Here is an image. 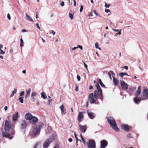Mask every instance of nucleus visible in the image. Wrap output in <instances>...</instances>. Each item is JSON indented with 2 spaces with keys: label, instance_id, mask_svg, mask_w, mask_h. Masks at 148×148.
Segmentation results:
<instances>
[{
  "label": "nucleus",
  "instance_id": "nucleus-1",
  "mask_svg": "<svg viewBox=\"0 0 148 148\" xmlns=\"http://www.w3.org/2000/svg\"><path fill=\"white\" fill-rule=\"evenodd\" d=\"M97 89L96 90L94 93H90L89 94L88 97L89 101L91 104L95 103L96 102V100L98 99L99 98L103 100V97L102 95V90L99 85L97 84L96 86Z\"/></svg>",
  "mask_w": 148,
  "mask_h": 148
},
{
  "label": "nucleus",
  "instance_id": "nucleus-2",
  "mask_svg": "<svg viewBox=\"0 0 148 148\" xmlns=\"http://www.w3.org/2000/svg\"><path fill=\"white\" fill-rule=\"evenodd\" d=\"M11 127L10 123L7 120L5 121L4 130L3 131L2 133L3 136L7 137L10 136V134L9 131Z\"/></svg>",
  "mask_w": 148,
  "mask_h": 148
},
{
  "label": "nucleus",
  "instance_id": "nucleus-3",
  "mask_svg": "<svg viewBox=\"0 0 148 148\" xmlns=\"http://www.w3.org/2000/svg\"><path fill=\"white\" fill-rule=\"evenodd\" d=\"M108 121L110 123V125L112 127L113 129L116 132H119V130L117 127V124L114 119L111 117H110L108 118Z\"/></svg>",
  "mask_w": 148,
  "mask_h": 148
},
{
  "label": "nucleus",
  "instance_id": "nucleus-4",
  "mask_svg": "<svg viewBox=\"0 0 148 148\" xmlns=\"http://www.w3.org/2000/svg\"><path fill=\"white\" fill-rule=\"evenodd\" d=\"M54 139V136L53 135H52L44 142L43 145V148H47L49 145L52 142Z\"/></svg>",
  "mask_w": 148,
  "mask_h": 148
},
{
  "label": "nucleus",
  "instance_id": "nucleus-5",
  "mask_svg": "<svg viewBox=\"0 0 148 148\" xmlns=\"http://www.w3.org/2000/svg\"><path fill=\"white\" fill-rule=\"evenodd\" d=\"M43 126V124L40 123L34 127L33 130V133L34 135H36L39 134L40 132V129Z\"/></svg>",
  "mask_w": 148,
  "mask_h": 148
},
{
  "label": "nucleus",
  "instance_id": "nucleus-6",
  "mask_svg": "<svg viewBox=\"0 0 148 148\" xmlns=\"http://www.w3.org/2000/svg\"><path fill=\"white\" fill-rule=\"evenodd\" d=\"M143 96L141 97L142 100H145L148 99V89H146L143 92Z\"/></svg>",
  "mask_w": 148,
  "mask_h": 148
},
{
  "label": "nucleus",
  "instance_id": "nucleus-7",
  "mask_svg": "<svg viewBox=\"0 0 148 148\" xmlns=\"http://www.w3.org/2000/svg\"><path fill=\"white\" fill-rule=\"evenodd\" d=\"M87 145L88 148H96L95 142L93 140H89Z\"/></svg>",
  "mask_w": 148,
  "mask_h": 148
},
{
  "label": "nucleus",
  "instance_id": "nucleus-8",
  "mask_svg": "<svg viewBox=\"0 0 148 148\" xmlns=\"http://www.w3.org/2000/svg\"><path fill=\"white\" fill-rule=\"evenodd\" d=\"M29 121L30 123L33 124H34L38 122V119L36 117L33 116L32 118L29 120Z\"/></svg>",
  "mask_w": 148,
  "mask_h": 148
},
{
  "label": "nucleus",
  "instance_id": "nucleus-9",
  "mask_svg": "<svg viewBox=\"0 0 148 148\" xmlns=\"http://www.w3.org/2000/svg\"><path fill=\"white\" fill-rule=\"evenodd\" d=\"M100 143L101 145L100 148H105L108 144V142L105 140H101Z\"/></svg>",
  "mask_w": 148,
  "mask_h": 148
},
{
  "label": "nucleus",
  "instance_id": "nucleus-10",
  "mask_svg": "<svg viewBox=\"0 0 148 148\" xmlns=\"http://www.w3.org/2000/svg\"><path fill=\"white\" fill-rule=\"evenodd\" d=\"M121 127L122 129L127 132H129L131 130V127L128 125L123 124L121 125Z\"/></svg>",
  "mask_w": 148,
  "mask_h": 148
},
{
  "label": "nucleus",
  "instance_id": "nucleus-11",
  "mask_svg": "<svg viewBox=\"0 0 148 148\" xmlns=\"http://www.w3.org/2000/svg\"><path fill=\"white\" fill-rule=\"evenodd\" d=\"M84 112H80L77 117V120L79 122H81L82 119L84 118V115H83Z\"/></svg>",
  "mask_w": 148,
  "mask_h": 148
},
{
  "label": "nucleus",
  "instance_id": "nucleus-12",
  "mask_svg": "<svg viewBox=\"0 0 148 148\" xmlns=\"http://www.w3.org/2000/svg\"><path fill=\"white\" fill-rule=\"evenodd\" d=\"M79 127L80 131L83 133H84L86 131L87 128L86 126V125L82 126L79 125Z\"/></svg>",
  "mask_w": 148,
  "mask_h": 148
},
{
  "label": "nucleus",
  "instance_id": "nucleus-13",
  "mask_svg": "<svg viewBox=\"0 0 148 148\" xmlns=\"http://www.w3.org/2000/svg\"><path fill=\"white\" fill-rule=\"evenodd\" d=\"M87 112L88 115L90 119H93L95 118V115L94 113L92 112L89 110H88Z\"/></svg>",
  "mask_w": 148,
  "mask_h": 148
},
{
  "label": "nucleus",
  "instance_id": "nucleus-14",
  "mask_svg": "<svg viewBox=\"0 0 148 148\" xmlns=\"http://www.w3.org/2000/svg\"><path fill=\"white\" fill-rule=\"evenodd\" d=\"M60 108L61 110V113L62 115H64L66 113V110L63 104L61 105L60 106Z\"/></svg>",
  "mask_w": 148,
  "mask_h": 148
},
{
  "label": "nucleus",
  "instance_id": "nucleus-15",
  "mask_svg": "<svg viewBox=\"0 0 148 148\" xmlns=\"http://www.w3.org/2000/svg\"><path fill=\"white\" fill-rule=\"evenodd\" d=\"M18 113L15 112V113L12 116V121L14 122L16 121L18 119Z\"/></svg>",
  "mask_w": 148,
  "mask_h": 148
},
{
  "label": "nucleus",
  "instance_id": "nucleus-16",
  "mask_svg": "<svg viewBox=\"0 0 148 148\" xmlns=\"http://www.w3.org/2000/svg\"><path fill=\"white\" fill-rule=\"evenodd\" d=\"M32 116L33 115L30 113H27L25 115V118L26 120L29 121Z\"/></svg>",
  "mask_w": 148,
  "mask_h": 148
},
{
  "label": "nucleus",
  "instance_id": "nucleus-17",
  "mask_svg": "<svg viewBox=\"0 0 148 148\" xmlns=\"http://www.w3.org/2000/svg\"><path fill=\"white\" fill-rule=\"evenodd\" d=\"M21 128L22 129H24L27 126V124L26 121L24 120H22L21 122Z\"/></svg>",
  "mask_w": 148,
  "mask_h": 148
},
{
  "label": "nucleus",
  "instance_id": "nucleus-18",
  "mask_svg": "<svg viewBox=\"0 0 148 148\" xmlns=\"http://www.w3.org/2000/svg\"><path fill=\"white\" fill-rule=\"evenodd\" d=\"M121 86L124 89H127L128 88V85L124 82L121 81Z\"/></svg>",
  "mask_w": 148,
  "mask_h": 148
},
{
  "label": "nucleus",
  "instance_id": "nucleus-19",
  "mask_svg": "<svg viewBox=\"0 0 148 148\" xmlns=\"http://www.w3.org/2000/svg\"><path fill=\"white\" fill-rule=\"evenodd\" d=\"M141 100H142L141 97L140 98L139 97H135L133 99L134 102L136 104H138Z\"/></svg>",
  "mask_w": 148,
  "mask_h": 148
},
{
  "label": "nucleus",
  "instance_id": "nucleus-20",
  "mask_svg": "<svg viewBox=\"0 0 148 148\" xmlns=\"http://www.w3.org/2000/svg\"><path fill=\"white\" fill-rule=\"evenodd\" d=\"M31 90V88H29L28 90H26V95L25 97V98H27L29 97L30 93Z\"/></svg>",
  "mask_w": 148,
  "mask_h": 148
},
{
  "label": "nucleus",
  "instance_id": "nucleus-21",
  "mask_svg": "<svg viewBox=\"0 0 148 148\" xmlns=\"http://www.w3.org/2000/svg\"><path fill=\"white\" fill-rule=\"evenodd\" d=\"M26 19L27 20L33 22V20L32 18L27 13H25Z\"/></svg>",
  "mask_w": 148,
  "mask_h": 148
},
{
  "label": "nucleus",
  "instance_id": "nucleus-22",
  "mask_svg": "<svg viewBox=\"0 0 148 148\" xmlns=\"http://www.w3.org/2000/svg\"><path fill=\"white\" fill-rule=\"evenodd\" d=\"M112 30L115 32H117L115 35V36L116 37L117 36L119 35H121V30L120 31H119L118 29H113Z\"/></svg>",
  "mask_w": 148,
  "mask_h": 148
},
{
  "label": "nucleus",
  "instance_id": "nucleus-23",
  "mask_svg": "<svg viewBox=\"0 0 148 148\" xmlns=\"http://www.w3.org/2000/svg\"><path fill=\"white\" fill-rule=\"evenodd\" d=\"M141 92V86H139L135 93L136 96H137L140 94Z\"/></svg>",
  "mask_w": 148,
  "mask_h": 148
},
{
  "label": "nucleus",
  "instance_id": "nucleus-24",
  "mask_svg": "<svg viewBox=\"0 0 148 148\" xmlns=\"http://www.w3.org/2000/svg\"><path fill=\"white\" fill-rule=\"evenodd\" d=\"M37 95V93L36 92H32L31 95V96L32 98L34 100H35V97H36Z\"/></svg>",
  "mask_w": 148,
  "mask_h": 148
},
{
  "label": "nucleus",
  "instance_id": "nucleus-25",
  "mask_svg": "<svg viewBox=\"0 0 148 148\" xmlns=\"http://www.w3.org/2000/svg\"><path fill=\"white\" fill-rule=\"evenodd\" d=\"M3 47V45L0 43V54L4 55L5 54V52L4 51L2 50L1 49Z\"/></svg>",
  "mask_w": 148,
  "mask_h": 148
},
{
  "label": "nucleus",
  "instance_id": "nucleus-26",
  "mask_svg": "<svg viewBox=\"0 0 148 148\" xmlns=\"http://www.w3.org/2000/svg\"><path fill=\"white\" fill-rule=\"evenodd\" d=\"M41 97L44 99H45L47 98V96L45 93L43 92H42L41 93Z\"/></svg>",
  "mask_w": 148,
  "mask_h": 148
},
{
  "label": "nucleus",
  "instance_id": "nucleus-27",
  "mask_svg": "<svg viewBox=\"0 0 148 148\" xmlns=\"http://www.w3.org/2000/svg\"><path fill=\"white\" fill-rule=\"evenodd\" d=\"M113 81L114 84L117 85L119 83V81L117 78H115L114 76L113 77Z\"/></svg>",
  "mask_w": 148,
  "mask_h": 148
},
{
  "label": "nucleus",
  "instance_id": "nucleus-28",
  "mask_svg": "<svg viewBox=\"0 0 148 148\" xmlns=\"http://www.w3.org/2000/svg\"><path fill=\"white\" fill-rule=\"evenodd\" d=\"M17 92V90L16 89H15L14 90H12V92L10 96V97L11 98L13 97L14 94L16 93Z\"/></svg>",
  "mask_w": 148,
  "mask_h": 148
},
{
  "label": "nucleus",
  "instance_id": "nucleus-29",
  "mask_svg": "<svg viewBox=\"0 0 148 148\" xmlns=\"http://www.w3.org/2000/svg\"><path fill=\"white\" fill-rule=\"evenodd\" d=\"M99 83H97V84H99L102 87L105 88L106 87L105 85L103 84L100 79H99Z\"/></svg>",
  "mask_w": 148,
  "mask_h": 148
},
{
  "label": "nucleus",
  "instance_id": "nucleus-30",
  "mask_svg": "<svg viewBox=\"0 0 148 148\" xmlns=\"http://www.w3.org/2000/svg\"><path fill=\"white\" fill-rule=\"evenodd\" d=\"M40 142H37L35 145V148H40Z\"/></svg>",
  "mask_w": 148,
  "mask_h": 148
},
{
  "label": "nucleus",
  "instance_id": "nucleus-31",
  "mask_svg": "<svg viewBox=\"0 0 148 148\" xmlns=\"http://www.w3.org/2000/svg\"><path fill=\"white\" fill-rule=\"evenodd\" d=\"M119 75L121 77H123L124 75H126L128 76H129L126 73H121L119 74Z\"/></svg>",
  "mask_w": 148,
  "mask_h": 148
},
{
  "label": "nucleus",
  "instance_id": "nucleus-32",
  "mask_svg": "<svg viewBox=\"0 0 148 148\" xmlns=\"http://www.w3.org/2000/svg\"><path fill=\"white\" fill-rule=\"evenodd\" d=\"M95 46L96 49H98L100 50H101V49L99 47V44L97 42H96L95 43Z\"/></svg>",
  "mask_w": 148,
  "mask_h": 148
},
{
  "label": "nucleus",
  "instance_id": "nucleus-33",
  "mask_svg": "<svg viewBox=\"0 0 148 148\" xmlns=\"http://www.w3.org/2000/svg\"><path fill=\"white\" fill-rule=\"evenodd\" d=\"M93 12L95 13V14L96 15L99 16V17H101V16L95 10H93Z\"/></svg>",
  "mask_w": 148,
  "mask_h": 148
},
{
  "label": "nucleus",
  "instance_id": "nucleus-34",
  "mask_svg": "<svg viewBox=\"0 0 148 148\" xmlns=\"http://www.w3.org/2000/svg\"><path fill=\"white\" fill-rule=\"evenodd\" d=\"M20 42H21V44H20V45L21 47H23V46H24V45H23V43H24V42H23V39L22 38H21L20 39Z\"/></svg>",
  "mask_w": 148,
  "mask_h": 148
},
{
  "label": "nucleus",
  "instance_id": "nucleus-35",
  "mask_svg": "<svg viewBox=\"0 0 148 148\" xmlns=\"http://www.w3.org/2000/svg\"><path fill=\"white\" fill-rule=\"evenodd\" d=\"M19 100L20 102L21 103H23V98L22 97H19Z\"/></svg>",
  "mask_w": 148,
  "mask_h": 148
},
{
  "label": "nucleus",
  "instance_id": "nucleus-36",
  "mask_svg": "<svg viewBox=\"0 0 148 148\" xmlns=\"http://www.w3.org/2000/svg\"><path fill=\"white\" fill-rule=\"evenodd\" d=\"M69 16L71 19H73V15L72 14L69 13Z\"/></svg>",
  "mask_w": 148,
  "mask_h": 148
},
{
  "label": "nucleus",
  "instance_id": "nucleus-37",
  "mask_svg": "<svg viewBox=\"0 0 148 148\" xmlns=\"http://www.w3.org/2000/svg\"><path fill=\"white\" fill-rule=\"evenodd\" d=\"M110 4H107L106 3H105V7L106 8H109L110 6Z\"/></svg>",
  "mask_w": 148,
  "mask_h": 148
},
{
  "label": "nucleus",
  "instance_id": "nucleus-38",
  "mask_svg": "<svg viewBox=\"0 0 148 148\" xmlns=\"http://www.w3.org/2000/svg\"><path fill=\"white\" fill-rule=\"evenodd\" d=\"M60 3L62 6L63 7L64 5V2L62 1L60 2Z\"/></svg>",
  "mask_w": 148,
  "mask_h": 148
},
{
  "label": "nucleus",
  "instance_id": "nucleus-39",
  "mask_svg": "<svg viewBox=\"0 0 148 148\" xmlns=\"http://www.w3.org/2000/svg\"><path fill=\"white\" fill-rule=\"evenodd\" d=\"M83 9H84V7H83V5H81V7H80V12H81L83 10Z\"/></svg>",
  "mask_w": 148,
  "mask_h": 148
},
{
  "label": "nucleus",
  "instance_id": "nucleus-40",
  "mask_svg": "<svg viewBox=\"0 0 148 148\" xmlns=\"http://www.w3.org/2000/svg\"><path fill=\"white\" fill-rule=\"evenodd\" d=\"M83 63L84 64V67L86 69V70H88V66L85 63L83 62Z\"/></svg>",
  "mask_w": 148,
  "mask_h": 148
},
{
  "label": "nucleus",
  "instance_id": "nucleus-41",
  "mask_svg": "<svg viewBox=\"0 0 148 148\" xmlns=\"http://www.w3.org/2000/svg\"><path fill=\"white\" fill-rule=\"evenodd\" d=\"M77 48H79L80 49L82 50L83 49V47L82 46L79 45H77Z\"/></svg>",
  "mask_w": 148,
  "mask_h": 148
},
{
  "label": "nucleus",
  "instance_id": "nucleus-42",
  "mask_svg": "<svg viewBox=\"0 0 148 148\" xmlns=\"http://www.w3.org/2000/svg\"><path fill=\"white\" fill-rule=\"evenodd\" d=\"M24 92L23 91H21L20 92V96H22L24 95Z\"/></svg>",
  "mask_w": 148,
  "mask_h": 148
},
{
  "label": "nucleus",
  "instance_id": "nucleus-43",
  "mask_svg": "<svg viewBox=\"0 0 148 148\" xmlns=\"http://www.w3.org/2000/svg\"><path fill=\"white\" fill-rule=\"evenodd\" d=\"M105 12L106 13H108L109 12H110V10L109 9H105Z\"/></svg>",
  "mask_w": 148,
  "mask_h": 148
},
{
  "label": "nucleus",
  "instance_id": "nucleus-44",
  "mask_svg": "<svg viewBox=\"0 0 148 148\" xmlns=\"http://www.w3.org/2000/svg\"><path fill=\"white\" fill-rule=\"evenodd\" d=\"M77 80L78 81H80V76L78 75H77Z\"/></svg>",
  "mask_w": 148,
  "mask_h": 148
},
{
  "label": "nucleus",
  "instance_id": "nucleus-45",
  "mask_svg": "<svg viewBox=\"0 0 148 148\" xmlns=\"http://www.w3.org/2000/svg\"><path fill=\"white\" fill-rule=\"evenodd\" d=\"M13 48H11L10 50V52L11 54H12L13 52Z\"/></svg>",
  "mask_w": 148,
  "mask_h": 148
},
{
  "label": "nucleus",
  "instance_id": "nucleus-46",
  "mask_svg": "<svg viewBox=\"0 0 148 148\" xmlns=\"http://www.w3.org/2000/svg\"><path fill=\"white\" fill-rule=\"evenodd\" d=\"M7 18L9 20H10L11 19V17L9 14H8L7 15Z\"/></svg>",
  "mask_w": 148,
  "mask_h": 148
},
{
  "label": "nucleus",
  "instance_id": "nucleus-47",
  "mask_svg": "<svg viewBox=\"0 0 148 148\" xmlns=\"http://www.w3.org/2000/svg\"><path fill=\"white\" fill-rule=\"evenodd\" d=\"M82 142L84 144V145H86V142L85 140V139L84 138H82Z\"/></svg>",
  "mask_w": 148,
  "mask_h": 148
},
{
  "label": "nucleus",
  "instance_id": "nucleus-48",
  "mask_svg": "<svg viewBox=\"0 0 148 148\" xmlns=\"http://www.w3.org/2000/svg\"><path fill=\"white\" fill-rule=\"evenodd\" d=\"M21 32H22L24 33L26 32H27L28 31L25 29H23L21 30Z\"/></svg>",
  "mask_w": 148,
  "mask_h": 148
},
{
  "label": "nucleus",
  "instance_id": "nucleus-49",
  "mask_svg": "<svg viewBox=\"0 0 148 148\" xmlns=\"http://www.w3.org/2000/svg\"><path fill=\"white\" fill-rule=\"evenodd\" d=\"M36 25L37 27L39 29H40V27H39V25H38V23H36Z\"/></svg>",
  "mask_w": 148,
  "mask_h": 148
},
{
  "label": "nucleus",
  "instance_id": "nucleus-50",
  "mask_svg": "<svg viewBox=\"0 0 148 148\" xmlns=\"http://www.w3.org/2000/svg\"><path fill=\"white\" fill-rule=\"evenodd\" d=\"M88 16L90 17H91L93 16L92 12H91L88 14Z\"/></svg>",
  "mask_w": 148,
  "mask_h": 148
},
{
  "label": "nucleus",
  "instance_id": "nucleus-51",
  "mask_svg": "<svg viewBox=\"0 0 148 148\" xmlns=\"http://www.w3.org/2000/svg\"><path fill=\"white\" fill-rule=\"evenodd\" d=\"M77 47H74L73 48H72L71 49V50H72V51H74V50H75L76 49H77Z\"/></svg>",
  "mask_w": 148,
  "mask_h": 148
},
{
  "label": "nucleus",
  "instance_id": "nucleus-52",
  "mask_svg": "<svg viewBox=\"0 0 148 148\" xmlns=\"http://www.w3.org/2000/svg\"><path fill=\"white\" fill-rule=\"evenodd\" d=\"M52 101V99H49V100H48V105H50V102Z\"/></svg>",
  "mask_w": 148,
  "mask_h": 148
},
{
  "label": "nucleus",
  "instance_id": "nucleus-53",
  "mask_svg": "<svg viewBox=\"0 0 148 148\" xmlns=\"http://www.w3.org/2000/svg\"><path fill=\"white\" fill-rule=\"evenodd\" d=\"M51 33L53 35H55L56 34V32L53 30H52L51 32Z\"/></svg>",
  "mask_w": 148,
  "mask_h": 148
},
{
  "label": "nucleus",
  "instance_id": "nucleus-54",
  "mask_svg": "<svg viewBox=\"0 0 148 148\" xmlns=\"http://www.w3.org/2000/svg\"><path fill=\"white\" fill-rule=\"evenodd\" d=\"M123 68L124 69H126V70H128V67H127V66H124L123 67Z\"/></svg>",
  "mask_w": 148,
  "mask_h": 148
},
{
  "label": "nucleus",
  "instance_id": "nucleus-55",
  "mask_svg": "<svg viewBox=\"0 0 148 148\" xmlns=\"http://www.w3.org/2000/svg\"><path fill=\"white\" fill-rule=\"evenodd\" d=\"M79 89H78V86H76V88H75V90L77 92L78 91Z\"/></svg>",
  "mask_w": 148,
  "mask_h": 148
},
{
  "label": "nucleus",
  "instance_id": "nucleus-56",
  "mask_svg": "<svg viewBox=\"0 0 148 148\" xmlns=\"http://www.w3.org/2000/svg\"><path fill=\"white\" fill-rule=\"evenodd\" d=\"M74 5L75 7L76 6V2L75 0H74Z\"/></svg>",
  "mask_w": 148,
  "mask_h": 148
},
{
  "label": "nucleus",
  "instance_id": "nucleus-57",
  "mask_svg": "<svg viewBox=\"0 0 148 148\" xmlns=\"http://www.w3.org/2000/svg\"><path fill=\"white\" fill-rule=\"evenodd\" d=\"M74 136H75V138L76 139H77V135H76V134L75 133H74Z\"/></svg>",
  "mask_w": 148,
  "mask_h": 148
},
{
  "label": "nucleus",
  "instance_id": "nucleus-58",
  "mask_svg": "<svg viewBox=\"0 0 148 148\" xmlns=\"http://www.w3.org/2000/svg\"><path fill=\"white\" fill-rule=\"evenodd\" d=\"M93 86H90L89 87V89L91 90L92 89Z\"/></svg>",
  "mask_w": 148,
  "mask_h": 148
},
{
  "label": "nucleus",
  "instance_id": "nucleus-59",
  "mask_svg": "<svg viewBox=\"0 0 148 148\" xmlns=\"http://www.w3.org/2000/svg\"><path fill=\"white\" fill-rule=\"evenodd\" d=\"M108 74L109 77H110V79H112V78H111V75L109 73H108Z\"/></svg>",
  "mask_w": 148,
  "mask_h": 148
},
{
  "label": "nucleus",
  "instance_id": "nucleus-60",
  "mask_svg": "<svg viewBox=\"0 0 148 148\" xmlns=\"http://www.w3.org/2000/svg\"><path fill=\"white\" fill-rule=\"evenodd\" d=\"M69 141L70 142H71L72 141V139L71 138H70L69 139Z\"/></svg>",
  "mask_w": 148,
  "mask_h": 148
},
{
  "label": "nucleus",
  "instance_id": "nucleus-61",
  "mask_svg": "<svg viewBox=\"0 0 148 148\" xmlns=\"http://www.w3.org/2000/svg\"><path fill=\"white\" fill-rule=\"evenodd\" d=\"M4 110L5 111H6L7 110V109H8V107L7 106H5V107H4Z\"/></svg>",
  "mask_w": 148,
  "mask_h": 148
},
{
  "label": "nucleus",
  "instance_id": "nucleus-62",
  "mask_svg": "<svg viewBox=\"0 0 148 148\" xmlns=\"http://www.w3.org/2000/svg\"><path fill=\"white\" fill-rule=\"evenodd\" d=\"M22 73H26V71L25 70H24L23 71H22Z\"/></svg>",
  "mask_w": 148,
  "mask_h": 148
},
{
  "label": "nucleus",
  "instance_id": "nucleus-63",
  "mask_svg": "<svg viewBox=\"0 0 148 148\" xmlns=\"http://www.w3.org/2000/svg\"><path fill=\"white\" fill-rule=\"evenodd\" d=\"M110 72L112 73V74L114 75V76H115V74L112 71H110Z\"/></svg>",
  "mask_w": 148,
  "mask_h": 148
},
{
  "label": "nucleus",
  "instance_id": "nucleus-64",
  "mask_svg": "<svg viewBox=\"0 0 148 148\" xmlns=\"http://www.w3.org/2000/svg\"><path fill=\"white\" fill-rule=\"evenodd\" d=\"M54 148H59V147L58 146L56 145L55 146Z\"/></svg>",
  "mask_w": 148,
  "mask_h": 148
}]
</instances>
